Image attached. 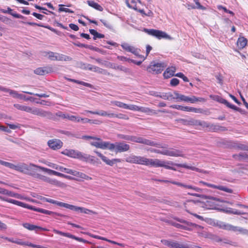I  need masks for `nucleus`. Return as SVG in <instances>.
<instances>
[{
	"label": "nucleus",
	"instance_id": "1",
	"mask_svg": "<svg viewBox=\"0 0 248 248\" xmlns=\"http://www.w3.org/2000/svg\"><path fill=\"white\" fill-rule=\"evenodd\" d=\"M137 164L143 165L145 166H151L155 167H164L168 170H176V169L170 166V165H173L172 161H165L159 159H150L144 156H138Z\"/></svg>",
	"mask_w": 248,
	"mask_h": 248
},
{
	"label": "nucleus",
	"instance_id": "2",
	"mask_svg": "<svg viewBox=\"0 0 248 248\" xmlns=\"http://www.w3.org/2000/svg\"><path fill=\"white\" fill-rule=\"evenodd\" d=\"M3 201H5L9 203H13L14 204L17 205L18 206L22 207L25 208H27L31 210H33L36 212H38L43 214H45L46 215H51L54 217L56 219H58L56 216L64 217H68V216L66 215H64L60 213H58L56 212L50 211L49 210H47L46 209H44L42 208H37L35 206L28 204L27 203L22 202L20 201H18L12 199H8L4 197Z\"/></svg>",
	"mask_w": 248,
	"mask_h": 248
},
{
	"label": "nucleus",
	"instance_id": "3",
	"mask_svg": "<svg viewBox=\"0 0 248 248\" xmlns=\"http://www.w3.org/2000/svg\"><path fill=\"white\" fill-rule=\"evenodd\" d=\"M14 106L17 109L24 111L41 117L47 118L49 119H53L54 118V120L55 119V116H54L53 117L50 112L45 111L41 108L35 107H30L18 104H14Z\"/></svg>",
	"mask_w": 248,
	"mask_h": 248
},
{
	"label": "nucleus",
	"instance_id": "4",
	"mask_svg": "<svg viewBox=\"0 0 248 248\" xmlns=\"http://www.w3.org/2000/svg\"><path fill=\"white\" fill-rule=\"evenodd\" d=\"M129 140L133 142L141 143L145 145L154 146L158 148H167V145L166 144L163 145L162 143L160 142H157L148 139H145L141 137L130 136Z\"/></svg>",
	"mask_w": 248,
	"mask_h": 248
},
{
	"label": "nucleus",
	"instance_id": "5",
	"mask_svg": "<svg viewBox=\"0 0 248 248\" xmlns=\"http://www.w3.org/2000/svg\"><path fill=\"white\" fill-rule=\"evenodd\" d=\"M148 151H150L152 153H155L163 155L174 156V157H184V154L183 151L174 149L172 148H170L168 149H164L163 150H160L158 149L149 148Z\"/></svg>",
	"mask_w": 248,
	"mask_h": 248
},
{
	"label": "nucleus",
	"instance_id": "6",
	"mask_svg": "<svg viewBox=\"0 0 248 248\" xmlns=\"http://www.w3.org/2000/svg\"><path fill=\"white\" fill-rule=\"evenodd\" d=\"M33 168H38V166L31 163L30 165L20 163L16 165L15 170L20 172L34 176L35 175Z\"/></svg>",
	"mask_w": 248,
	"mask_h": 248
},
{
	"label": "nucleus",
	"instance_id": "7",
	"mask_svg": "<svg viewBox=\"0 0 248 248\" xmlns=\"http://www.w3.org/2000/svg\"><path fill=\"white\" fill-rule=\"evenodd\" d=\"M62 153L68 156L78 158L83 161H87L92 157L90 155L72 149L65 150Z\"/></svg>",
	"mask_w": 248,
	"mask_h": 248
},
{
	"label": "nucleus",
	"instance_id": "8",
	"mask_svg": "<svg viewBox=\"0 0 248 248\" xmlns=\"http://www.w3.org/2000/svg\"><path fill=\"white\" fill-rule=\"evenodd\" d=\"M174 94L175 96L173 97V99H176L178 101H181L186 102H190L191 103H195L198 101L204 102L205 100L204 98L202 97H197L194 95L189 97L180 94L176 91L174 92Z\"/></svg>",
	"mask_w": 248,
	"mask_h": 248
},
{
	"label": "nucleus",
	"instance_id": "9",
	"mask_svg": "<svg viewBox=\"0 0 248 248\" xmlns=\"http://www.w3.org/2000/svg\"><path fill=\"white\" fill-rule=\"evenodd\" d=\"M130 146L123 142H116L114 143L109 142L108 150L116 153L124 152L128 151Z\"/></svg>",
	"mask_w": 248,
	"mask_h": 248
},
{
	"label": "nucleus",
	"instance_id": "10",
	"mask_svg": "<svg viewBox=\"0 0 248 248\" xmlns=\"http://www.w3.org/2000/svg\"><path fill=\"white\" fill-rule=\"evenodd\" d=\"M218 226L220 228L222 229L232 231L235 232H238L239 234L248 235V230L241 227L234 226L223 222H220Z\"/></svg>",
	"mask_w": 248,
	"mask_h": 248
},
{
	"label": "nucleus",
	"instance_id": "11",
	"mask_svg": "<svg viewBox=\"0 0 248 248\" xmlns=\"http://www.w3.org/2000/svg\"><path fill=\"white\" fill-rule=\"evenodd\" d=\"M142 31L150 35L157 38L158 39L165 38L169 40H172L173 39L170 35L162 31L143 28Z\"/></svg>",
	"mask_w": 248,
	"mask_h": 248
},
{
	"label": "nucleus",
	"instance_id": "12",
	"mask_svg": "<svg viewBox=\"0 0 248 248\" xmlns=\"http://www.w3.org/2000/svg\"><path fill=\"white\" fill-rule=\"evenodd\" d=\"M167 66L164 62H152L148 66L147 70L148 72L155 74L161 73Z\"/></svg>",
	"mask_w": 248,
	"mask_h": 248
},
{
	"label": "nucleus",
	"instance_id": "13",
	"mask_svg": "<svg viewBox=\"0 0 248 248\" xmlns=\"http://www.w3.org/2000/svg\"><path fill=\"white\" fill-rule=\"evenodd\" d=\"M48 58L52 61H70L72 59L69 56L53 52L48 53Z\"/></svg>",
	"mask_w": 248,
	"mask_h": 248
},
{
	"label": "nucleus",
	"instance_id": "14",
	"mask_svg": "<svg viewBox=\"0 0 248 248\" xmlns=\"http://www.w3.org/2000/svg\"><path fill=\"white\" fill-rule=\"evenodd\" d=\"M85 113H90L93 114H97L102 116H108L109 117H116L122 118V117L121 116L123 115L122 114H120L119 115L113 113H108L107 111L104 110H100L99 111H93L91 110H85L84 112L82 113L83 114H85Z\"/></svg>",
	"mask_w": 248,
	"mask_h": 248
},
{
	"label": "nucleus",
	"instance_id": "15",
	"mask_svg": "<svg viewBox=\"0 0 248 248\" xmlns=\"http://www.w3.org/2000/svg\"><path fill=\"white\" fill-rule=\"evenodd\" d=\"M176 220L178 222L183 223L182 225H185V226H187L188 228L191 230H192L193 229H196L197 230H202V229H203V227L201 225L186 221L183 219L177 218Z\"/></svg>",
	"mask_w": 248,
	"mask_h": 248
},
{
	"label": "nucleus",
	"instance_id": "16",
	"mask_svg": "<svg viewBox=\"0 0 248 248\" xmlns=\"http://www.w3.org/2000/svg\"><path fill=\"white\" fill-rule=\"evenodd\" d=\"M47 145L53 150H58L62 148L63 143L60 140L52 139L48 141Z\"/></svg>",
	"mask_w": 248,
	"mask_h": 248
},
{
	"label": "nucleus",
	"instance_id": "17",
	"mask_svg": "<svg viewBox=\"0 0 248 248\" xmlns=\"http://www.w3.org/2000/svg\"><path fill=\"white\" fill-rule=\"evenodd\" d=\"M97 140L98 141L91 142V144L96 148H100L103 150H108L109 142L103 141L101 139V140Z\"/></svg>",
	"mask_w": 248,
	"mask_h": 248
},
{
	"label": "nucleus",
	"instance_id": "18",
	"mask_svg": "<svg viewBox=\"0 0 248 248\" xmlns=\"http://www.w3.org/2000/svg\"><path fill=\"white\" fill-rule=\"evenodd\" d=\"M23 226L30 230V231H35L36 232L39 231H46L47 230L46 228H43L40 226L34 225L33 224H30L29 223H25L23 224Z\"/></svg>",
	"mask_w": 248,
	"mask_h": 248
},
{
	"label": "nucleus",
	"instance_id": "19",
	"mask_svg": "<svg viewBox=\"0 0 248 248\" xmlns=\"http://www.w3.org/2000/svg\"><path fill=\"white\" fill-rule=\"evenodd\" d=\"M204 185H205L209 187L217 189L220 190H222V191L226 192L229 193H232L233 192L232 189L228 188L226 186H220V185L217 186V185H215L211 184L210 183H208L206 182V183H204Z\"/></svg>",
	"mask_w": 248,
	"mask_h": 248
},
{
	"label": "nucleus",
	"instance_id": "20",
	"mask_svg": "<svg viewBox=\"0 0 248 248\" xmlns=\"http://www.w3.org/2000/svg\"><path fill=\"white\" fill-rule=\"evenodd\" d=\"M193 125H200L203 128L206 127L210 129H216L215 125L204 121L194 120Z\"/></svg>",
	"mask_w": 248,
	"mask_h": 248
},
{
	"label": "nucleus",
	"instance_id": "21",
	"mask_svg": "<svg viewBox=\"0 0 248 248\" xmlns=\"http://www.w3.org/2000/svg\"><path fill=\"white\" fill-rule=\"evenodd\" d=\"M153 95L156 97H159L165 100H172L173 99V96L170 93H160L158 92H155Z\"/></svg>",
	"mask_w": 248,
	"mask_h": 248
},
{
	"label": "nucleus",
	"instance_id": "22",
	"mask_svg": "<svg viewBox=\"0 0 248 248\" xmlns=\"http://www.w3.org/2000/svg\"><path fill=\"white\" fill-rule=\"evenodd\" d=\"M70 174L72 175L81 178L82 179L86 180H92V178L87 175L85 173H83L81 172L75 170H71Z\"/></svg>",
	"mask_w": 248,
	"mask_h": 248
},
{
	"label": "nucleus",
	"instance_id": "23",
	"mask_svg": "<svg viewBox=\"0 0 248 248\" xmlns=\"http://www.w3.org/2000/svg\"><path fill=\"white\" fill-rule=\"evenodd\" d=\"M162 242L165 245L172 248H183V244H180L176 242H173L166 240H165Z\"/></svg>",
	"mask_w": 248,
	"mask_h": 248
},
{
	"label": "nucleus",
	"instance_id": "24",
	"mask_svg": "<svg viewBox=\"0 0 248 248\" xmlns=\"http://www.w3.org/2000/svg\"><path fill=\"white\" fill-rule=\"evenodd\" d=\"M162 242L165 245L172 248H183V244H180L176 242H173L166 240H165Z\"/></svg>",
	"mask_w": 248,
	"mask_h": 248
},
{
	"label": "nucleus",
	"instance_id": "25",
	"mask_svg": "<svg viewBox=\"0 0 248 248\" xmlns=\"http://www.w3.org/2000/svg\"><path fill=\"white\" fill-rule=\"evenodd\" d=\"M176 71L175 67L171 66L168 67L166 69L163 73V76L165 78H169L170 77L175 76L174 73Z\"/></svg>",
	"mask_w": 248,
	"mask_h": 248
},
{
	"label": "nucleus",
	"instance_id": "26",
	"mask_svg": "<svg viewBox=\"0 0 248 248\" xmlns=\"http://www.w3.org/2000/svg\"><path fill=\"white\" fill-rule=\"evenodd\" d=\"M48 166L50 167H51L54 169L57 170H60L61 171L70 174L71 172V169H69L68 168H64L62 166H59L57 164H53L50 163L49 164H48Z\"/></svg>",
	"mask_w": 248,
	"mask_h": 248
},
{
	"label": "nucleus",
	"instance_id": "27",
	"mask_svg": "<svg viewBox=\"0 0 248 248\" xmlns=\"http://www.w3.org/2000/svg\"><path fill=\"white\" fill-rule=\"evenodd\" d=\"M232 157L235 159L239 161L248 160V154L245 152H242L239 153V154L233 155Z\"/></svg>",
	"mask_w": 248,
	"mask_h": 248
},
{
	"label": "nucleus",
	"instance_id": "28",
	"mask_svg": "<svg viewBox=\"0 0 248 248\" xmlns=\"http://www.w3.org/2000/svg\"><path fill=\"white\" fill-rule=\"evenodd\" d=\"M172 165H174V166H177L178 167H182V168H186V169H189L192 170L196 171L197 172L205 173V171L201 170L200 169L196 168L195 167L189 166L187 165L186 164H175L173 163V164Z\"/></svg>",
	"mask_w": 248,
	"mask_h": 248
},
{
	"label": "nucleus",
	"instance_id": "29",
	"mask_svg": "<svg viewBox=\"0 0 248 248\" xmlns=\"http://www.w3.org/2000/svg\"><path fill=\"white\" fill-rule=\"evenodd\" d=\"M0 11L2 13L10 14V15H12L13 16H14V17H15V18H22V19L24 18V17L23 16L21 15H19V14H17V13H13L12 12L13 10L11 8H10L9 7L7 8V10L1 9H0Z\"/></svg>",
	"mask_w": 248,
	"mask_h": 248
},
{
	"label": "nucleus",
	"instance_id": "30",
	"mask_svg": "<svg viewBox=\"0 0 248 248\" xmlns=\"http://www.w3.org/2000/svg\"><path fill=\"white\" fill-rule=\"evenodd\" d=\"M4 92L9 93V94L12 95L13 97L16 98L22 99L23 94H19L17 91L11 90L6 88H4Z\"/></svg>",
	"mask_w": 248,
	"mask_h": 248
},
{
	"label": "nucleus",
	"instance_id": "31",
	"mask_svg": "<svg viewBox=\"0 0 248 248\" xmlns=\"http://www.w3.org/2000/svg\"><path fill=\"white\" fill-rule=\"evenodd\" d=\"M75 211L78 212L80 213H83L86 214H96V213L95 212L91 210L90 209L85 208L84 207H78L75 206Z\"/></svg>",
	"mask_w": 248,
	"mask_h": 248
},
{
	"label": "nucleus",
	"instance_id": "32",
	"mask_svg": "<svg viewBox=\"0 0 248 248\" xmlns=\"http://www.w3.org/2000/svg\"><path fill=\"white\" fill-rule=\"evenodd\" d=\"M108 66L111 68L115 70H119L122 71H124V72H127L128 70V69L127 68L124 66L120 65H117L114 63L108 62Z\"/></svg>",
	"mask_w": 248,
	"mask_h": 248
},
{
	"label": "nucleus",
	"instance_id": "33",
	"mask_svg": "<svg viewBox=\"0 0 248 248\" xmlns=\"http://www.w3.org/2000/svg\"><path fill=\"white\" fill-rule=\"evenodd\" d=\"M53 204H57V205H58L59 206L65 207L66 208L69 209H70L71 210H73V211H74L75 207V205L69 204L61 202H59V201H55V200L54 201Z\"/></svg>",
	"mask_w": 248,
	"mask_h": 248
},
{
	"label": "nucleus",
	"instance_id": "34",
	"mask_svg": "<svg viewBox=\"0 0 248 248\" xmlns=\"http://www.w3.org/2000/svg\"><path fill=\"white\" fill-rule=\"evenodd\" d=\"M139 111L144 112L149 115L157 114V112L156 110L143 107H140Z\"/></svg>",
	"mask_w": 248,
	"mask_h": 248
},
{
	"label": "nucleus",
	"instance_id": "35",
	"mask_svg": "<svg viewBox=\"0 0 248 248\" xmlns=\"http://www.w3.org/2000/svg\"><path fill=\"white\" fill-rule=\"evenodd\" d=\"M247 39L244 37H240L238 38L237 45L239 48L242 49L245 47L247 44Z\"/></svg>",
	"mask_w": 248,
	"mask_h": 248
},
{
	"label": "nucleus",
	"instance_id": "36",
	"mask_svg": "<svg viewBox=\"0 0 248 248\" xmlns=\"http://www.w3.org/2000/svg\"><path fill=\"white\" fill-rule=\"evenodd\" d=\"M65 79L69 81L73 82L78 84H81L82 85H83V86L87 87L93 88V86L92 84H91L89 83H87V82H85L84 81H79L78 80L72 79V78H65Z\"/></svg>",
	"mask_w": 248,
	"mask_h": 248
},
{
	"label": "nucleus",
	"instance_id": "37",
	"mask_svg": "<svg viewBox=\"0 0 248 248\" xmlns=\"http://www.w3.org/2000/svg\"><path fill=\"white\" fill-rule=\"evenodd\" d=\"M87 2L90 6L94 8L97 10L99 11H102L103 10V7L97 3L94 2L93 0H88Z\"/></svg>",
	"mask_w": 248,
	"mask_h": 248
},
{
	"label": "nucleus",
	"instance_id": "38",
	"mask_svg": "<svg viewBox=\"0 0 248 248\" xmlns=\"http://www.w3.org/2000/svg\"><path fill=\"white\" fill-rule=\"evenodd\" d=\"M183 111L187 112H193L195 113H202V109L201 108H195L191 107H184Z\"/></svg>",
	"mask_w": 248,
	"mask_h": 248
},
{
	"label": "nucleus",
	"instance_id": "39",
	"mask_svg": "<svg viewBox=\"0 0 248 248\" xmlns=\"http://www.w3.org/2000/svg\"><path fill=\"white\" fill-rule=\"evenodd\" d=\"M54 232L62 236H65L74 239H75L76 238V236L74 235H72L69 233L63 232L57 230H54Z\"/></svg>",
	"mask_w": 248,
	"mask_h": 248
},
{
	"label": "nucleus",
	"instance_id": "40",
	"mask_svg": "<svg viewBox=\"0 0 248 248\" xmlns=\"http://www.w3.org/2000/svg\"><path fill=\"white\" fill-rule=\"evenodd\" d=\"M122 47L125 50V51L127 52H129L132 53L134 49L135 48V47L131 46L129 45L127 43H123L121 44Z\"/></svg>",
	"mask_w": 248,
	"mask_h": 248
},
{
	"label": "nucleus",
	"instance_id": "41",
	"mask_svg": "<svg viewBox=\"0 0 248 248\" xmlns=\"http://www.w3.org/2000/svg\"><path fill=\"white\" fill-rule=\"evenodd\" d=\"M38 169H39L40 170H43V171H44L45 172L47 173L49 175H56L57 174V171H56L55 170H50V169H47V168H45L43 167L38 166Z\"/></svg>",
	"mask_w": 248,
	"mask_h": 248
},
{
	"label": "nucleus",
	"instance_id": "42",
	"mask_svg": "<svg viewBox=\"0 0 248 248\" xmlns=\"http://www.w3.org/2000/svg\"><path fill=\"white\" fill-rule=\"evenodd\" d=\"M138 156L131 155L126 158V161L130 163L137 164Z\"/></svg>",
	"mask_w": 248,
	"mask_h": 248
},
{
	"label": "nucleus",
	"instance_id": "43",
	"mask_svg": "<svg viewBox=\"0 0 248 248\" xmlns=\"http://www.w3.org/2000/svg\"><path fill=\"white\" fill-rule=\"evenodd\" d=\"M0 164L6 167L11 169L15 170L16 165H15L11 163L0 160Z\"/></svg>",
	"mask_w": 248,
	"mask_h": 248
},
{
	"label": "nucleus",
	"instance_id": "44",
	"mask_svg": "<svg viewBox=\"0 0 248 248\" xmlns=\"http://www.w3.org/2000/svg\"><path fill=\"white\" fill-rule=\"evenodd\" d=\"M178 121L185 125H194L193 119L186 120L184 119H180Z\"/></svg>",
	"mask_w": 248,
	"mask_h": 248
},
{
	"label": "nucleus",
	"instance_id": "45",
	"mask_svg": "<svg viewBox=\"0 0 248 248\" xmlns=\"http://www.w3.org/2000/svg\"><path fill=\"white\" fill-rule=\"evenodd\" d=\"M59 132H60V133H61L62 134H64L65 135H67V136H68L69 137H76L77 138H80V137L79 136H78V135L77 134H73V133H72L71 132L68 131L60 130L59 131Z\"/></svg>",
	"mask_w": 248,
	"mask_h": 248
},
{
	"label": "nucleus",
	"instance_id": "46",
	"mask_svg": "<svg viewBox=\"0 0 248 248\" xmlns=\"http://www.w3.org/2000/svg\"><path fill=\"white\" fill-rule=\"evenodd\" d=\"M5 139L17 145H20L21 143L20 140L15 138H12L10 136L6 137Z\"/></svg>",
	"mask_w": 248,
	"mask_h": 248
},
{
	"label": "nucleus",
	"instance_id": "47",
	"mask_svg": "<svg viewBox=\"0 0 248 248\" xmlns=\"http://www.w3.org/2000/svg\"><path fill=\"white\" fill-rule=\"evenodd\" d=\"M94 152L96 153V154L101 158V159L105 162L107 165L108 164V163L109 162L110 159H108L106 156L103 155L100 152L95 151Z\"/></svg>",
	"mask_w": 248,
	"mask_h": 248
},
{
	"label": "nucleus",
	"instance_id": "48",
	"mask_svg": "<svg viewBox=\"0 0 248 248\" xmlns=\"http://www.w3.org/2000/svg\"><path fill=\"white\" fill-rule=\"evenodd\" d=\"M22 92L23 93H27V94H30V95H34L35 96H38V97H39L46 98V97H49L48 95H47V94H46L45 93H41V94L34 93H31V92H27V91H23Z\"/></svg>",
	"mask_w": 248,
	"mask_h": 248
},
{
	"label": "nucleus",
	"instance_id": "49",
	"mask_svg": "<svg viewBox=\"0 0 248 248\" xmlns=\"http://www.w3.org/2000/svg\"><path fill=\"white\" fill-rule=\"evenodd\" d=\"M64 6V5H63V4H59V6L60 7V8L58 9L59 12H65L66 13H74V11H72V10L67 8L62 7V6Z\"/></svg>",
	"mask_w": 248,
	"mask_h": 248
},
{
	"label": "nucleus",
	"instance_id": "50",
	"mask_svg": "<svg viewBox=\"0 0 248 248\" xmlns=\"http://www.w3.org/2000/svg\"><path fill=\"white\" fill-rule=\"evenodd\" d=\"M140 49L135 47L132 53H133L139 58L142 59V61H144L145 59V58L143 56L140 54Z\"/></svg>",
	"mask_w": 248,
	"mask_h": 248
},
{
	"label": "nucleus",
	"instance_id": "51",
	"mask_svg": "<svg viewBox=\"0 0 248 248\" xmlns=\"http://www.w3.org/2000/svg\"><path fill=\"white\" fill-rule=\"evenodd\" d=\"M93 71L105 75L107 74V73L106 70L103 69L96 66H94L93 67Z\"/></svg>",
	"mask_w": 248,
	"mask_h": 248
},
{
	"label": "nucleus",
	"instance_id": "52",
	"mask_svg": "<svg viewBox=\"0 0 248 248\" xmlns=\"http://www.w3.org/2000/svg\"><path fill=\"white\" fill-rule=\"evenodd\" d=\"M67 119L72 121V122H79L80 121V118L74 115H68L67 117Z\"/></svg>",
	"mask_w": 248,
	"mask_h": 248
},
{
	"label": "nucleus",
	"instance_id": "53",
	"mask_svg": "<svg viewBox=\"0 0 248 248\" xmlns=\"http://www.w3.org/2000/svg\"><path fill=\"white\" fill-rule=\"evenodd\" d=\"M43 68L44 70V73L45 75L54 71L53 68L50 65L43 67Z\"/></svg>",
	"mask_w": 248,
	"mask_h": 248
},
{
	"label": "nucleus",
	"instance_id": "54",
	"mask_svg": "<svg viewBox=\"0 0 248 248\" xmlns=\"http://www.w3.org/2000/svg\"><path fill=\"white\" fill-rule=\"evenodd\" d=\"M115 106L119 107L121 108L126 109L127 105L124 103H123L120 101H115L113 103Z\"/></svg>",
	"mask_w": 248,
	"mask_h": 248
},
{
	"label": "nucleus",
	"instance_id": "55",
	"mask_svg": "<svg viewBox=\"0 0 248 248\" xmlns=\"http://www.w3.org/2000/svg\"><path fill=\"white\" fill-rule=\"evenodd\" d=\"M126 4L130 8L133 9L134 10H136V3L134 0H131V4H130L128 0H126Z\"/></svg>",
	"mask_w": 248,
	"mask_h": 248
},
{
	"label": "nucleus",
	"instance_id": "56",
	"mask_svg": "<svg viewBox=\"0 0 248 248\" xmlns=\"http://www.w3.org/2000/svg\"><path fill=\"white\" fill-rule=\"evenodd\" d=\"M216 79L218 80V83L222 85L223 83V77L221 75L220 73H218L215 76Z\"/></svg>",
	"mask_w": 248,
	"mask_h": 248
},
{
	"label": "nucleus",
	"instance_id": "57",
	"mask_svg": "<svg viewBox=\"0 0 248 248\" xmlns=\"http://www.w3.org/2000/svg\"><path fill=\"white\" fill-rule=\"evenodd\" d=\"M227 212L234 215H241L243 213L237 209H230L227 211Z\"/></svg>",
	"mask_w": 248,
	"mask_h": 248
},
{
	"label": "nucleus",
	"instance_id": "58",
	"mask_svg": "<svg viewBox=\"0 0 248 248\" xmlns=\"http://www.w3.org/2000/svg\"><path fill=\"white\" fill-rule=\"evenodd\" d=\"M34 72L35 74L38 75H45L44 70L43 67H39L36 69Z\"/></svg>",
	"mask_w": 248,
	"mask_h": 248
},
{
	"label": "nucleus",
	"instance_id": "59",
	"mask_svg": "<svg viewBox=\"0 0 248 248\" xmlns=\"http://www.w3.org/2000/svg\"><path fill=\"white\" fill-rule=\"evenodd\" d=\"M100 21L103 24L104 26H105L108 29L110 30L112 29V26L111 25L110 23H109L107 21L104 19H100Z\"/></svg>",
	"mask_w": 248,
	"mask_h": 248
},
{
	"label": "nucleus",
	"instance_id": "60",
	"mask_svg": "<svg viewBox=\"0 0 248 248\" xmlns=\"http://www.w3.org/2000/svg\"><path fill=\"white\" fill-rule=\"evenodd\" d=\"M139 106L134 105H127L126 109L132 110H136V111H139Z\"/></svg>",
	"mask_w": 248,
	"mask_h": 248
},
{
	"label": "nucleus",
	"instance_id": "61",
	"mask_svg": "<svg viewBox=\"0 0 248 248\" xmlns=\"http://www.w3.org/2000/svg\"><path fill=\"white\" fill-rule=\"evenodd\" d=\"M174 226L177 228L182 229H184L185 230H188V231L191 230L188 228L187 226H185V225L180 224L179 223H174Z\"/></svg>",
	"mask_w": 248,
	"mask_h": 248
},
{
	"label": "nucleus",
	"instance_id": "62",
	"mask_svg": "<svg viewBox=\"0 0 248 248\" xmlns=\"http://www.w3.org/2000/svg\"><path fill=\"white\" fill-rule=\"evenodd\" d=\"M237 148L240 150L244 151H248V145L239 143L237 145Z\"/></svg>",
	"mask_w": 248,
	"mask_h": 248
},
{
	"label": "nucleus",
	"instance_id": "63",
	"mask_svg": "<svg viewBox=\"0 0 248 248\" xmlns=\"http://www.w3.org/2000/svg\"><path fill=\"white\" fill-rule=\"evenodd\" d=\"M175 76L179 78H182L183 79V80L185 82H188L189 81L188 78L186 77L182 73H178Z\"/></svg>",
	"mask_w": 248,
	"mask_h": 248
},
{
	"label": "nucleus",
	"instance_id": "64",
	"mask_svg": "<svg viewBox=\"0 0 248 248\" xmlns=\"http://www.w3.org/2000/svg\"><path fill=\"white\" fill-rule=\"evenodd\" d=\"M179 83V80L178 79L173 78L171 79L170 84L172 86H176Z\"/></svg>",
	"mask_w": 248,
	"mask_h": 248
}]
</instances>
